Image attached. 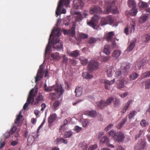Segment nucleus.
<instances>
[{
	"mask_svg": "<svg viewBox=\"0 0 150 150\" xmlns=\"http://www.w3.org/2000/svg\"><path fill=\"white\" fill-rule=\"evenodd\" d=\"M121 71L120 70H118L116 72L115 76L117 78H119L121 76Z\"/></svg>",
	"mask_w": 150,
	"mask_h": 150,
	"instance_id": "nucleus-57",
	"label": "nucleus"
},
{
	"mask_svg": "<svg viewBox=\"0 0 150 150\" xmlns=\"http://www.w3.org/2000/svg\"><path fill=\"white\" fill-rule=\"evenodd\" d=\"M84 114L91 117H95L97 114L96 111L95 110H86Z\"/></svg>",
	"mask_w": 150,
	"mask_h": 150,
	"instance_id": "nucleus-16",
	"label": "nucleus"
},
{
	"mask_svg": "<svg viewBox=\"0 0 150 150\" xmlns=\"http://www.w3.org/2000/svg\"><path fill=\"white\" fill-rule=\"evenodd\" d=\"M97 41V40L94 38H91L88 39V42L90 44H92L95 43Z\"/></svg>",
	"mask_w": 150,
	"mask_h": 150,
	"instance_id": "nucleus-46",
	"label": "nucleus"
},
{
	"mask_svg": "<svg viewBox=\"0 0 150 150\" xmlns=\"http://www.w3.org/2000/svg\"><path fill=\"white\" fill-rule=\"evenodd\" d=\"M68 121L67 119H65L64 121V123L59 128V130L60 132H61L62 131H64V129H63V128L68 124Z\"/></svg>",
	"mask_w": 150,
	"mask_h": 150,
	"instance_id": "nucleus-43",
	"label": "nucleus"
},
{
	"mask_svg": "<svg viewBox=\"0 0 150 150\" xmlns=\"http://www.w3.org/2000/svg\"><path fill=\"white\" fill-rule=\"evenodd\" d=\"M141 125L143 127H145L146 126V121L145 120H143L140 122Z\"/></svg>",
	"mask_w": 150,
	"mask_h": 150,
	"instance_id": "nucleus-63",
	"label": "nucleus"
},
{
	"mask_svg": "<svg viewBox=\"0 0 150 150\" xmlns=\"http://www.w3.org/2000/svg\"><path fill=\"white\" fill-rule=\"evenodd\" d=\"M136 40V39L134 38L131 41L130 44L126 50L127 52H129L132 50L135 46Z\"/></svg>",
	"mask_w": 150,
	"mask_h": 150,
	"instance_id": "nucleus-14",
	"label": "nucleus"
},
{
	"mask_svg": "<svg viewBox=\"0 0 150 150\" xmlns=\"http://www.w3.org/2000/svg\"><path fill=\"white\" fill-rule=\"evenodd\" d=\"M88 145L85 142L81 143V147L83 150H86L88 148Z\"/></svg>",
	"mask_w": 150,
	"mask_h": 150,
	"instance_id": "nucleus-56",
	"label": "nucleus"
},
{
	"mask_svg": "<svg viewBox=\"0 0 150 150\" xmlns=\"http://www.w3.org/2000/svg\"><path fill=\"white\" fill-rule=\"evenodd\" d=\"M103 52L107 55L110 54V46L108 45H105L104 49Z\"/></svg>",
	"mask_w": 150,
	"mask_h": 150,
	"instance_id": "nucleus-25",
	"label": "nucleus"
},
{
	"mask_svg": "<svg viewBox=\"0 0 150 150\" xmlns=\"http://www.w3.org/2000/svg\"><path fill=\"white\" fill-rule=\"evenodd\" d=\"M115 4V1H113L110 6H109L107 7L105 9V13L108 14L110 13L111 11L113 14H117L118 13V11L117 7H115L112 8L113 6Z\"/></svg>",
	"mask_w": 150,
	"mask_h": 150,
	"instance_id": "nucleus-5",
	"label": "nucleus"
},
{
	"mask_svg": "<svg viewBox=\"0 0 150 150\" xmlns=\"http://www.w3.org/2000/svg\"><path fill=\"white\" fill-rule=\"evenodd\" d=\"M113 126L112 124H110L107 126L105 128V130L106 131H108L111 129V127Z\"/></svg>",
	"mask_w": 150,
	"mask_h": 150,
	"instance_id": "nucleus-61",
	"label": "nucleus"
},
{
	"mask_svg": "<svg viewBox=\"0 0 150 150\" xmlns=\"http://www.w3.org/2000/svg\"><path fill=\"white\" fill-rule=\"evenodd\" d=\"M17 128L16 127L13 126L11 129L10 131H9L11 134H13L14 133L17 129Z\"/></svg>",
	"mask_w": 150,
	"mask_h": 150,
	"instance_id": "nucleus-59",
	"label": "nucleus"
},
{
	"mask_svg": "<svg viewBox=\"0 0 150 150\" xmlns=\"http://www.w3.org/2000/svg\"><path fill=\"white\" fill-rule=\"evenodd\" d=\"M54 90L55 92H51L49 94V98L52 100H54L59 98L63 95L64 90L62 88V86L57 85L55 86Z\"/></svg>",
	"mask_w": 150,
	"mask_h": 150,
	"instance_id": "nucleus-3",
	"label": "nucleus"
},
{
	"mask_svg": "<svg viewBox=\"0 0 150 150\" xmlns=\"http://www.w3.org/2000/svg\"><path fill=\"white\" fill-rule=\"evenodd\" d=\"M114 34L112 32L109 33L106 36V39L108 41L111 40Z\"/></svg>",
	"mask_w": 150,
	"mask_h": 150,
	"instance_id": "nucleus-41",
	"label": "nucleus"
},
{
	"mask_svg": "<svg viewBox=\"0 0 150 150\" xmlns=\"http://www.w3.org/2000/svg\"><path fill=\"white\" fill-rule=\"evenodd\" d=\"M132 100H129L125 104V105L124 106V108L121 111V113L122 114L126 112L129 108L130 104L132 102Z\"/></svg>",
	"mask_w": 150,
	"mask_h": 150,
	"instance_id": "nucleus-20",
	"label": "nucleus"
},
{
	"mask_svg": "<svg viewBox=\"0 0 150 150\" xmlns=\"http://www.w3.org/2000/svg\"><path fill=\"white\" fill-rule=\"evenodd\" d=\"M146 60L143 61H137L135 63V67L137 69H139L141 67L144 65V64L146 62Z\"/></svg>",
	"mask_w": 150,
	"mask_h": 150,
	"instance_id": "nucleus-19",
	"label": "nucleus"
},
{
	"mask_svg": "<svg viewBox=\"0 0 150 150\" xmlns=\"http://www.w3.org/2000/svg\"><path fill=\"white\" fill-rule=\"evenodd\" d=\"M148 16L146 15H142L139 19V22L140 23H143L145 22L148 19Z\"/></svg>",
	"mask_w": 150,
	"mask_h": 150,
	"instance_id": "nucleus-21",
	"label": "nucleus"
},
{
	"mask_svg": "<svg viewBox=\"0 0 150 150\" xmlns=\"http://www.w3.org/2000/svg\"><path fill=\"white\" fill-rule=\"evenodd\" d=\"M74 129L75 131L76 132H79L81 131V128L78 126H76L75 127Z\"/></svg>",
	"mask_w": 150,
	"mask_h": 150,
	"instance_id": "nucleus-64",
	"label": "nucleus"
},
{
	"mask_svg": "<svg viewBox=\"0 0 150 150\" xmlns=\"http://www.w3.org/2000/svg\"><path fill=\"white\" fill-rule=\"evenodd\" d=\"M98 62L94 60H91L88 64V70L90 72H92L98 69Z\"/></svg>",
	"mask_w": 150,
	"mask_h": 150,
	"instance_id": "nucleus-6",
	"label": "nucleus"
},
{
	"mask_svg": "<svg viewBox=\"0 0 150 150\" xmlns=\"http://www.w3.org/2000/svg\"><path fill=\"white\" fill-rule=\"evenodd\" d=\"M146 146V142L144 139L139 140L135 145L134 149L135 150H143Z\"/></svg>",
	"mask_w": 150,
	"mask_h": 150,
	"instance_id": "nucleus-7",
	"label": "nucleus"
},
{
	"mask_svg": "<svg viewBox=\"0 0 150 150\" xmlns=\"http://www.w3.org/2000/svg\"><path fill=\"white\" fill-rule=\"evenodd\" d=\"M75 34V28H71L69 30V35L73 37Z\"/></svg>",
	"mask_w": 150,
	"mask_h": 150,
	"instance_id": "nucleus-36",
	"label": "nucleus"
},
{
	"mask_svg": "<svg viewBox=\"0 0 150 150\" xmlns=\"http://www.w3.org/2000/svg\"><path fill=\"white\" fill-rule=\"evenodd\" d=\"M59 101H55L53 104V106L55 110H57L59 105Z\"/></svg>",
	"mask_w": 150,
	"mask_h": 150,
	"instance_id": "nucleus-45",
	"label": "nucleus"
},
{
	"mask_svg": "<svg viewBox=\"0 0 150 150\" xmlns=\"http://www.w3.org/2000/svg\"><path fill=\"white\" fill-rule=\"evenodd\" d=\"M127 121V118H124L120 121V122L117 126V128L118 129H120L125 124Z\"/></svg>",
	"mask_w": 150,
	"mask_h": 150,
	"instance_id": "nucleus-31",
	"label": "nucleus"
},
{
	"mask_svg": "<svg viewBox=\"0 0 150 150\" xmlns=\"http://www.w3.org/2000/svg\"><path fill=\"white\" fill-rule=\"evenodd\" d=\"M114 104L115 106L119 105L120 103V100L119 99L115 98L113 101Z\"/></svg>",
	"mask_w": 150,
	"mask_h": 150,
	"instance_id": "nucleus-54",
	"label": "nucleus"
},
{
	"mask_svg": "<svg viewBox=\"0 0 150 150\" xmlns=\"http://www.w3.org/2000/svg\"><path fill=\"white\" fill-rule=\"evenodd\" d=\"M98 147L96 144H94L90 146L88 149V150H93L96 149Z\"/></svg>",
	"mask_w": 150,
	"mask_h": 150,
	"instance_id": "nucleus-58",
	"label": "nucleus"
},
{
	"mask_svg": "<svg viewBox=\"0 0 150 150\" xmlns=\"http://www.w3.org/2000/svg\"><path fill=\"white\" fill-rule=\"evenodd\" d=\"M137 9H134L130 11H129V13L130 15L132 16H135L137 14Z\"/></svg>",
	"mask_w": 150,
	"mask_h": 150,
	"instance_id": "nucleus-51",
	"label": "nucleus"
},
{
	"mask_svg": "<svg viewBox=\"0 0 150 150\" xmlns=\"http://www.w3.org/2000/svg\"><path fill=\"white\" fill-rule=\"evenodd\" d=\"M57 116L55 113L51 114L48 118V122L49 123H51L53 122L57 118Z\"/></svg>",
	"mask_w": 150,
	"mask_h": 150,
	"instance_id": "nucleus-18",
	"label": "nucleus"
},
{
	"mask_svg": "<svg viewBox=\"0 0 150 150\" xmlns=\"http://www.w3.org/2000/svg\"><path fill=\"white\" fill-rule=\"evenodd\" d=\"M90 26H91L94 29H96L95 28L96 25L94 23L93 21H89L87 23Z\"/></svg>",
	"mask_w": 150,
	"mask_h": 150,
	"instance_id": "nucleus-53",
	"label": "nucleus"
},
{
	"mask_svg": "<svg viewBox=\"0 0 150 150\" xmlns=\"http://www.w3.org/2000/svg\"><path fill=\"white\" fill-rule=\"evenodd\" d=\"M42 65L40 66L39 69L36 76L35 78V82L36 83L39 81H40L43 77V69L42 67Z\"/></svg>",
	"mask_w": 150,
	"mask_h": 150,
	"instance_id": "nucleus-10",
	"label": "nucleus"
},
{
	"mask_svg": "<svg viewBox=\"0 0 150 150\" xmlns=\"http://www.w3.org/2000/svg\"><path fill=\"white\" fill-rule=\"evenodd\" d=\"M135 25V23L133 21L130 22V27L129 28L130 29V31L131 33L134 32Z\"/></svg>",
	"mask_w": 150,
	"mask_h": 150,
	"instance_id": "nucleus-40",
	"label": "nucleus"
},
{
	"mask_svg": "<svg viewBox=\"0 0 150 150\" xmlns=\"http://www.w3.org/2000/svg\"><path fill=\"white\" fill-rule=\"evenodd\" d=\"M114 99L113 97L108 98L106 101L101 100L97 102L96 104L99 108H103L104 107L110 105Z\"/></svg>",
	"mask_w": 150,
	"mask_h": 150,
	"instance_id": "nucleus-4",
	"label": "nucleus"
},
{
	"mask_svg": "<svg viewBox=\"0 0 150 150\" xmlns=\"http://www.w3.org/2000/svg\"><path fill=\"white\" fill-rule=\"evenodd\" d=\"M113 71L112 69L111 68H109L107 70V73L108 76L109 77H111L112 76Z\"/></svg>",
	"mask_w": 150,
	"mask_h": 150,
	"instance_id": "nucleus-48",
	"label": "nucleus"
},
{
	"mask_svg": "<svg viewBox=\"0 0 150 150\" xmlns=\"http://www.w3.org/2000/svg\"><path fill=\"white\" fill-rule=\"evenodd\" d=\"M69 56L73 57H76L79 54V52L78 50H76L71 52L68 53Z\"/></svg>",
	"mask_w": 150,
	"mask_h": 150,
	"instance_id": "nucleus-23",
	"label": "nucleus"
},
{
	"mask_svg": "<svg viewBox=\"0 0 150 150\" xmlns=\"http://www.w3.org/2000/svg\"><path fill=\"white\" fill-rule=\"evenodd\" d=\"M144 132V130H140L135 136V139H137V138L140 137V136L142 135Z\"/></svg>",
	"mask_w": 150,
	"mask_h": 150,
	"instance_id": "nucleus-50",
	"label": "nucleus"
},
{
	"mask_svg": "<svg viewBox=\"0 0 150 150\" xmlns=\"http://www.w3.org/2000/svg\"><path fill=\"white\" fill-rule=\"evenodd\" d=\"M79 59L81 61V63L83 65H86L88 62L87 59L85 58L84 57H79Z\"/></svg>",
	"mask_w": 150,
	"mask_h": 150,
	"instance_id": "nucleus-30",
	"label": "nucleus"
},
{
	"mask_svg": "<svg viewBox=\"0 0 150 150\" xmlns=\"http://www.w3.org/2000/svg\"><path fill=\"white\" fill-rule=\"evenodd\" d=\"M130 67V65L129 64H127L122 69V72L125 74L128 73L129 71V69Z\"/></svg>",
	"mask_w": 150,
	"mask_h": 150,
	"instance_id": "nucleus-33",
	"label": "nucleus"
},
{
	"mask_svg": "<svg viewBox=\"0 0 150 150\" xmlns=\"http://www.w3.org/2000/svg\"><path fill=\"white\" fill-rule=\"evenodd\" d=\"M121 54V51L119 50H115L112 54L113 57L115 59L117 58Z\"/></svg>",
	"mask_w": 150,
	"mask_h": 150,
	"instance_id": "nucleus-26",
	"label": "nucleus"
},
{
	"mask_svg": "<svg viewBox=\"0 0 150 150\" xmlns=\"http://www.w3.org/2000/svg\"><path fill=\"white\" fill-rule=\"evenodd\" d=\"M51 56L53 59L57 60H59L61 58V57L59 56V53L57 52L52 53Z\"/></svg>",
	"mask_w": 150,
	"mask_h": 150,
	"instance_id": "nucleus-22",
	"label": "nucleus"
},
{
	"mask_svg": "<svg viewBox=\"0 0 150 150\" xmlns=\"http://www.w3.org/2000/svg\"><path fill=\"white\" fill-rule=\"evenodd\" d=\"M34 134H32V135H29L28 138V142L29 143L33 142L38 137L37 136L35 137Z\"/></svg>",
	"mask_w": 150,
	"mask_h": 150,
	"instance_id": "nucleus-27",
	"label": "nucleus"
},
{
	"mask_svg": "<svg viewBox=\"0 0 150 150\" xmlns=\"http://www.w3.org/2000/svg\"><path fill=\"white\" fill-rule=\"evenodd\" d=\"M109 140L107 136H104L102 137L100 140V142L102 143H105L106 144L109 142Z\"/></svg>",
	"mask_w": 150,
	"mask_h": 150,
	"instance_id": "nucleus-34",
	"label": "nucleus"
},
{
	"mask_svg": "<svg viewBox=\"0 0 150 150\" xmlns=\"http://www.w3.org/2000/svg\"><path fill=\"white\" fill-rule=\"evenodd\" d=\"M113 22V19L110 16L103 17L101 20L100 25L103 26L108 24H111Z\"/></svg>",
	"mask_w": 150,
	"mask_h": 150,
	"instance_id": "nucleus-8",
	"label": "nucleus"
},
{
	"mask_svg": "<svg viewBox=\"0 0 150 150\" xmlns=\"http://www.w3.org/2000/svg\"><path fill=\"white\" fill-rule=\"evenodd\" d=\"M142 40L145 42H147L150 40V33L143 35L142 36Z\"/></svg>",
	"mask_w": 150,
	"mask_h": 150,
	"instance_id": "nucleus-28",
	"label": "nucleus"
},
{
	"mask_svg": "<svg viewBox=\"0 0 150 150\" xmlns=\"http://www.w3.org/2000/svg\"><path fill=\"white\" fill-rule=\"evenodd\" d=\"M38 92L37 89L34 90V89L32 88L31 89L29 94L26 102L23 106V109L24 110H26L29 104H31L36 105L38 104L40 101H42L43 100L42 95L40 93L38 95L35 100H34V98Z\"/></svg>",
	"mask_w": 150,
	"mask_h": 150,
	"instance_id": "nucleus-2",
	"label": "nucleus"
},
{
	"mask_svg": "<svg viewBox=\"0 0 150 150\" xmlns=\"http://www.w3.org/2000/svg\"><path fill=\"white\" fill-rule=\"evenodd\" d=\"M76 14H77L75 16L76 21L80 22L81 21L82 19V17L81 14L78 13H76Z\"/></svg>",
	"mask_w": 150,
	"mask_h": 150,
	"instance_id": "nucleus-39",
	"label": "nucleus"
},
{
	"mask_svg": "<svg viewBox=\"0 0 150 150\" xmlns=\"http://www.w3.org/2000/svg\"><path fill=\"white\" fill-rule=\"evenodd\" d=\"M63 4V0H60L57 7L56 11V14L57 15V16L59 15L58 13L60 11V9L62 6Z\"/></svg>",
	"mask_w": 150,
	"mask_h": 150,
	"instance_id": "nucleus-29",
	"label": "nucleus"
},
{
	"mask_svg": "<svg viewBox=\"0 0 150 150\" xmlns=\"http://www.w3.org/2000/svg\"><path fill=\"white\" fill-rule=\"evenodd\" d=\"M136 114V112L135 110L130 112L128 115V118L130 120L134 117Z\"/></svg>",
	"mask_w": 150,
	"mask_h": 150,
	"instance_id": "nucleus-44",
	"label": "nucleus"
},
{
	"mask_svg": "<svg viewBox=\"0 0 150 150\" xmlns=\"http://www.w3.org/2000/svg\"><path fill=\"white\" fill-rule=\"evenodd\" d=\"M72 133L71 131H67L65 132L64 137L65 138H68L71 136Z\"/></svg>",
	"mask_w": 150,
	"mask_h": 150,
	"instance_id": "nucleus-49",
	"label": "nucleus"
},
{
	"mask_svg": "<svg viewBox=\"0 0 150 150\" xmlns=\"http://www.w3.org/2000/svg\"><path fill=\"white\" fill-rule=\"evenodd\" d=\"M124 80H125L123 78H122L117 80L116 81V83L118 88L120 89L124 88Z\"/></svg>",
	"mask_w": 150,
	"mask_h": 150,
	"instance_id": "nucleus-15",
	"label": "nucleus"
},
{
	"mask_svg": "<svg viewBox=\"0 0 150 150\" xmlns=\"http://www.w3.org/2000/svg\"><path fill=\"white\" fill-rule=\"evenodd\" d=\"M74 8L75 9H81L84 5L83 2L81 0H74Z\"/></svg>",
	"mask_w": 150,
	"mask_h": 150,
	"instance_id": "nucleus-9",
	"label": "nucleus"
},
{
	"mask_svg": "<svg viewBox=\"0 0 150 150\" xmlns=\"http://www.w3.org/2000/svg\"><path fill=\"white\" fill-rule=\"evenodd\" d=\"M115 79L110 81L107 79L104 80L103 83L104 84L105 88L107 90H109L110 88V86L113 84L115 82Z\"/></svg>",
	"mask_w": 150,
	"mask_h": 150,
	"instance_id": "nucleus-13",
	"label": "nucleus"
},
{
	"mask_svg": "<svg viewBox=\"0 0 150 150\" xmlns=\"http://www.w3.org/2000/svg\"><path fill=\"white\" fill-rule=\"evenodd\" d=\"M125 137L124 134L121 132H117L114 139L115 141L118 142L123 141Z\"/></svg>",
	"mask_w": 150,
	"mask_h": 150,
	"instance_id": "nucleus-12",
	"label": "nucleus"
},
{
	"mask_svg": "<svg viewBox=\"0 0 150 150\" xmlns=\"http://www.w3.org/2000/svg\"><path fill=\"white\" fill-rule=\"evenodd\" d=\"M54 87L55 86H52L51 87H47V88H45V91L47 92H51L52 91L54 90Z\"/></svg>",
	"mask_w": 150,
	"mask_h": 150,
	"instance_id": "nucleus-52",
	"label": "nucleus"
},
{
	"mask_svg": "<svg viewBox=\"0 0 150 150\" xmlns=\"http://www.w3.org/2000/svg\"><path fill=\"white\" fill-rule=\"evenodd\" d=\"M23 117V116L22 115L21 112H20L15 121V123L17 124L18 126H21V124L19 123L20 120Z\"/></svg>",
	"mask_w": 150,
	"mask_h": 150,
	"instance_id": "nucleus-24",
	"label": "nucleus"
},
{
	"mask_svg": "<svg viewBox=\"0 0 150 150\" xmlns=\"http://www.w3.org/2000/svg\"><path fill=\"white\" fill-rule=\"evenodd\" d=\"M82 76L84 78L86 79H90L93 77L92 75L86 72H83L82 74Z\"/></svg>",
	"mask_w": 150,
	"mask_h": 150,
	"instance_id": "nucleus-37",
	"label": "nucleus"
},
{
	"mask_svg": "<svg viewBox=\"0 0 150 150\" xmlns=\"http://www.w3.org/2000/svg\"><path fill=\"white\" fill-rule=\"evenodd\" d=\"M117 134L115 132L113 129L111 130L108 132L109 136L112 138H115Z\"/></svg>",
	"mask_w": 150,
	"mask_h": 150,
	"instance_id": "nucleus-38",
	"label": "nucleus"
},
{
	"mask_svg": "<svg viewBox=\"0 0 150 150\" xmlns=\"http://www.w3.org/2000/svg\"><path fill=\"white\" fill-rule=\"evenodd\" d=\"M80 37L81 38L83 39H86L88 37V36L87 35L85 34L81 33L80 34Z\"/></svg>",
	"mask_w": 150,
	"mask_h": 150,
	"instance_id": "nucleus-62",
	"label": "nucleus"
},
{
	"mask_svg": "<svg viewBox=\"0 0 150 150\" xmlns=\"http://www.w3.org/2000/svg\"><path fill=\"white\" fill-rule=\"evenodd\" d=\"M89 12L91 14L95 15L100 13L102 12L101 8L98 6H94L91 7L90 8Z\"/></svg>",
	"mask_w": 150,
	"mask_h": 150,
	"instance_id": "nucleus-11",
	"label": "nucleus"
},
{
	"mask_svg": "<svg viewBox=\"0 0 150 150\" xmlns=\"http://www.w3.org/2000/svg\"><path fill=\"white\" fill-rule=\"evenodd\" d=\"M142 75L143 78L148 77L150 76V71L146 72L142 74Z\"/></svg>",
	"mask_w": 150,
	"mask_h": 150,
	"instance_id": "nucleus-55",
	"label": "nucleus"
},
{
	"mask_svg": "<svg viewBox=\"0 0 150 150\" xmlns=\"http://www.w3.org/2000/svg\"><path fill=\"white\" fill-rule=\"evenodd\" d=\"M138 5L140 8L146 7L147 6V3L142 1H140L138 4Z\"/></svg>",
	"mask_w": 150,
	"mask_h": 150,
	"instance_id": "nucleus-42",
	"label": "nucleus"
},
{
	"mask_svg": "<svg viewBox=\"0 0 150 150\" xmlns=\"http://www.w3.org/2000/svg\"><path fill=\"white\" fill-rule=\"evenodd\" d=\"M62 138H58L57 139L56 141H55V142H56V144H58L59 143H62V141H63Z\"/></svg>",
	"mask_w": 150,
	"mask_h": 150,
	"instance_id": "nucleus-60",
	"label": "nucleus"
},
{
	"mask_svg": "<svg viewBox=\"0 0 150 150\" xmlns=\"http://www.w3.org/2000/svg\"><path fill=\"white\" fill-rule=\"evenodd\" d=\"M128 4L129 7L134 8L136 6V3L134 0H128Z\"/></svg>",
	"mask_w": 150,
	"mask_h": 150,
	"instance_id": "nucleus-35",
	"label": "nucleus"
},
{
	"mask_svg": "<svg viewBox=\"0 0 150 150\" xmlns=\"http://www.w3.org/2000/svg\"><path fill=\"white\" fill-rule=\"evenodd\" d=\"M61 35L60 30L58 28H54L50 35L48 43L46 48L45 53L49 52L51 48V44L53 45V48L56 50H59L63 48V44L60 42L59 36Z\"/></svg>",
	"mask_w": 150,
	"mask_h": 150,
	"instance_id": "nucleus-1",
	"label": "nucleus"
},
{
	"mask_svg": "<svg viewBox=\"0 0 150 150\" xmlns=\"http://www.w3.org/2000/svg\"><path fill=\"white\" fill-rule=\"evenodd\" d=\"M139 76V74H138L134 72L131 74L129 77L131 80H134L136 79Z\"/></svg>",
	"mask_w": 150,
	"mask_h": 150,
	"instance_id": "nucleus-32",
	"label": "nucleus"
},
{
	"mask_svg": "<svg viewBox=\"0 0 150 150\" xmlns=\"http://www.w3.org/2000/svg\"><path fill=\"white\" fill-rule=\"evenodd\" d=\"M76 96L79 97L81 96L82 93V88L81 87H77L75 91Z\"/></svg>",
	"mask_w": 150,
	"mask_h": 150,
	"instance_id": "nucleus-17",
	"label": "nucleus"
},
{
	"mask_svg": "<svg viewBox=\"0 0 150 150\" xmlns=\"http://www.w3.org/2000/svg\"><path fill=\"white\" fill-rule=\"evenodd\" d=\"M145 88L149 89L150 88V79L146 81L145 82Z\"/></svg>",
	"mask_w": 150,
	"mask_h": 150,
	"instance_id": "nucleus-47",
	"label": "nucleus"
}]
</instances>
